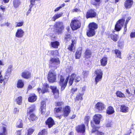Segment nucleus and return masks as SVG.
<instances>
[{
  "label": "nucleus",
  "instance_id": "f257e3e1",
  "mask_svg": "<svg viewBox=\"0 0 135 135\" xmlns=\"http://www.w3.org/2000/svg\"><path fill=\"white\" fill-rule=\"evenodd\" d=\"M98 28V25L96 23L93 22L89 25V29L87 31V35L89 37L93 36L95 34V30Z\"/></svg>",
  "mask_w": 135,
  "mask_h": 135
},
{
  "label": "nucleus",
  "instance_id": "f03ea898",
  "mask_svg": "<svg viewBox=\"0 0 135 135\" xmlns=\"http://www.w3.org/2000/svg\"><path fill=\"white\" fill-rule=\"evenodd\" d=\"M94 74L96 76L95 82L96 85L98 82L102 80L103 74V71L100 69H97L95 71Z\"/></svg>",
  "mask_w": 135,
  "mask_h": 135
},
{
  "label": "nucleus",
  "instance_id": "7ed1b4c3",
  "mask_svg": "<svg viewBox=\"0 0 135 135\" xmlns=\"http://www.w3.org/2000/svg\"><path fill=\"white\" fill-rule=\"evenodd\" d=\"M81 23L79 20L74 19L71 21L70 26L73 30H75L80 28L81 26Z\"/></svg>",
  "mask_w": 135,
  "mask_h": 135
},
{
  "label": "nucleus",
  "instance_id": "20e7f679",
  "mask_svg": "<svg viewBox=\"0 0 135 135\" xmlns=\"http://www.w3.org/2000/svg\"><path fill=\"white\" fill-rule=\"evenodd\" d=\"M60 63V61L58 58H51L50 61L49 65L54 69H56Z\"/></svg>",
  "mask_w": 135,
  "mask_h": 135
},
{
  "label": "nucleus",
  "instance_id": "39448f33",
  "mask_svg": "<svg viewBox=\"0 0 135 135\" xmlns=\"http://www.w3.org/2000/svg\"><path fill=\"white\" fill-rule=\"evenodd\" d=\"M81 79V78L79 76L76 75L74 74H72L70 77L69 82V85L70 86L72 85L74 80L75 82L77 83Z\"/></svg>",
  "mask_w": 135,
  "mask_h": 135
},
{
  "label": "nucleus",
  "instance_id": "423d86ee",
  "mask_svg": "<svg viewBox=\"0 0 135 135\" xmlns=\"http://www.w3.org/2000/svg\"><path fill=\"white\" fill-rule=\"evenodd\" d=\"M54 26V31L57 32L61 33L64 28L63 23L61 22L56 23Z\"/></svg>",
  "mask_w": 135,
  "mask_h": 135
},
{
  "label": "nucleus",
  "instance_id": "0eeeda50",
  "mask_svg": "<svg viewBox=\"0 0 135 135\" xmlns=\"http://www.w3.org/2000/svg\"><path fill=\"white\" fill-rule=\"evenodd\" d=\"M124 19L123 18L119 20L115 25V30L117 31H120L124 25Z\"/></svg>",
  "mask_w": 135,
  "mask_h": 135
},
{
  "label": "nucleus",
  "instance_id": "6e6552de",
  "mask_svg": "<svg viewBox=\"0 0 135 135\" xmlns=\"http://www.w3.org/2000/svg\"><path fill=\"white\" fill-rule=\"evenodd\" d=\"M56 78V75L53 71H49L48 75V79L50 82L53 83L55 81Z\"/></svg>",
  "mask_w": 135,
  "mask_h": 135
},
{
  "label": "nucleus",
  "instance_id": "1a4fd4ad",
  "mask_svg": "<svg viewBox=\"0 0 135 135\" xmlns=\"http://www.w3.org/2000/svg\"><path fill=\"white\" fill-rule=\"evenodd\" d=\"M69 79V77H67L65 81L64 82V78L63 76H60V80L59 83L60 85L61 86V90H63L65 88L67 85L68 80Z\"/></svg>",
  "mask_w": 135,
  "mask_h": 135
},
{
  "label": "nucleus",
  "instance_id": "9d476101",
  "mask_svg": "<svg viewBox=\"0 0 135 135\" xmlns=\"http://www.w3.org/2000/svg\"><path fill=\"white\" fill-rule=\"evenodd\" d=\"M49 88L48 85L46 83L44 84L42 90L40 88H38L37 89V91L40 93H42V94H44L49 92L48 90Z\"/></svg>",
  "mask_w": 135,
  "mask_h": 135
},
{
  "label": "nucleus",
  "instance_id": "9b49d317",
  "mask_svg": "<svg viewBox=\"0 0 135 135\" xmlns=\"http://www.w3.org/2000/svg\"><path fill=\"white\" fill-rule=\"evenodd\" d=\"M76 130L77 132L78 133H83L85 132V126L83 124L77 126L76 127Z\"/></svg>",
  "mask_w": 135,
  "mask_h": 135
},
{
  "label": "nucleus",
  "instance_id": "f8f14e48",
  "mask_svg": "<svg viewBox=\"0 0 135 135\" xmlns=\"http://www.w3.org/2000/svg\"><path fill=\"white\" fill-rule=\"evenodd\" d=\"M95 108L99 111L101 112L105 108V105L102 103L98 102L96 104Z\"/></svg>",
  "mask_w": 135,
  "mask_h": 135
},
{
  "label": "nucleus",
  "instance_id": "ddd939ff",
  "mask_svg": "<svg viewBox=\"0 0 135 135\" xmlns=\"http://www.w3.org/2000/svg\"><path fill=\"white\" fill-rule=\"evenodd\" d=\"M24 33L25 32L22 29H18L16 33L15 36L17 38H21L23 36Z\"/></svg>",
  "mask_w": 135,
  "mask_h": 135
},
{
  "label": "nucleus",
  "instance_id": "4468645a",
  "mask_svg": "<svg viewBox=\"0 0 135 135\" xmlns=\"http://www.w3.org/2000/svg\"><path fill=\"white\" fill-rule=\"evenodd\" d=\"M96 16V12L94 10L92 9L88 11L86 14V17L87 18L95 17Z\"/></svg>",
  "mask_w": 135,
  "mask_h": 135
},
{
  "label": "nucleus",
  "instance_id": "2eb2a0df",
  "mask_svg": "<svg viewBox=\"0 0 135 135\" xmlns=\"http://www.w3.org/2000/svg\"><path fill=\"white\" fill-rule=\"evenodd\" d=\"M63 115L64 117H66L68 116L70 112L71 109L69 106H66L63 109Z\"/></svg>",
  "mask_w": 135,
  "mask_h": 135
},
{
  "label": "nucleus",
  "instance_id": "dca6fc26",
  "mask_svg": "<svg viewBox=\"0 0 135 135\" xmlns=\"http://www.w3.org/2000/svg\"><path fill=\"white\" fill-rule=\"evenodd\" d=\"M102 116L100 114H97L95 115L93 117L94 122L96 124H99L101 119Z\"/></svg>",
  "mask_w": 135,
  "mask_h": 135
},
{
  "label": "nucleus",
  "instance_id": "f3484780",
  "mask_svg": "<svg viewBox=\"0 0 135 135\" xmlns=\"http://www.w3.org/2000/svg\"><path fill=\"white\" fill-rule=\"evenodd\" d=\"M133 1V0H127L124 2V6L126 9H129L132 6Z\"/></svg>",
  "mask_w": 135,
  "mask_h": 135
},
{
  "label": "nucleus",
  "instance_id": "a211bd4d",
  "mask_svg": "<svg viewBox=\"0 0 135 135\" xmlns=\"http://www.w3.org/2000/svg\"><path fill=\"white\" fill-rule=\"evenodd\" d=\"M46 123L49 128H50L55 124L54 120L51 117L47 119L46 121Z\"/></svg>",
  "mask_w": 135,
  "mask_h": 135
},
{
  "label": "nucleus",
  "instance_id": "6ab92c4d",
  "mask_svg": "<svg viewBox=\"0 0 135 135\" xmlns=\"http://www.w3.org/2000/svg\"><path fill=\"white\" fill-rule=\"evenodd\" d=\"M30 72L27 71H26L22 72V75L23 77L25 79H28L31 76Z\"/></svg>",
  "mask_w": 135,
  "mask_h": 135
},
{
  "label": "nucleus",
  "instance_id": "aec40b11",
  "mask_svg": "<svg viewBox=\"0 0 135 135\" xmlns=\"http://www.w3.org/2000/svg\"><path fill=\"white\" fill-rule=\"evenodd\" d=\"M46 106V105L45 101H42L41 102V113L42 114H44L45 113Z\"/></svg>",
  "mask_w": 135,
  "mask_h": 135
},
{
  "label": "nucleus",
  "instance_id": "412c9836",
  "mask_svg": "<svg viewBox=\"0 0 135 135\" xmlns=\"http://www.w3.org/2000/svg\"><path fill=\"white\" fill-rule=\"evenodd\" d=\"M37 97L35 94H33L28 98V101L31 102H33L37 99Z\"/></svg>",
  "mask_w": 135,
  "mask_h": 135
},
{
  "label": "nucleus",
  "instance_id": "4be33fe9",
  "mask_svg": "<svg viewBox=\"0 0 135 135\" xmlns=\"http://www.w3.org/2000/svg\"><path fill=\"white\" fill-rule=\"evenodd\" d=\"M92 52L89 49H86L84 53V56L87 58L90 57Z\"/></svg>",
  "mask_w": 135,
  "mask_h": 135
},
{
  "label": "nucleus",
  "instance_id": "5701e85b",
  "mask_svg": "<svg viewBox=\"0 0 135 135\" xmlns=\"http://www.w3.org/2000/svg\"><path fill=\"white\" fill-rule=\"evenodd\" d=\"M114 111L113 108L111 106L109 107L107 110V113L108 114H111L113 113Z\"/></svg>",
  "mask_w": 135,
  "mask_h": 135
},
{
  "label": "nucleus",
  "instance_id": "b1692460",
  "mask_svg": "<svg viewBox=\"0 0 135 135\" xmlns=\"http://www.w3.org/2000/svg\"><path fill=\"white\" fill-rule=\"evenodd\" d=\"M107 59L106 57L103 58L100 60L101 65L103 66H105L107 63Z\"/></svg>",
  "mask_w": 135,
  "mask_h": 135
},
{
  "label": "nucleus",
  "instance_id": "393cba45",
  "mask_svg": "<svg viewBox=\"0 0 135 135\" xmlns=\"http://www.w3.org/2000/svg\"><path fill=\"white\" fill-rule=\"evenodd\" d=\"M128 108L124 105H122L120 108V110L123 112H126L128 111Z\"/></svg>",
  "mask_w": 135,
  "mask_h": 135
},
{
  "label": "nucleus",
  "instance_id": "a878e982",
  "mask_svg": "<svg viewBox=\"0 0 135 135\" xmlns=\"http://www.w3.org/2000/svg\"><path fill=\"white\" fill-rule=\"evenodd\" d=\"M81 49L78 50L75 54V56L76 59H79L81 55Z\"/></svg>",
  "mask_w": 135,
  "mask_h": 135
},
{
  "label": "nucleus",
  "instance_id": "bb28decb",
  "mask_svg": "<svg viewBox=\"0 0 135 135\" xmlns=\"http://www.w3.org/2000/svg\"><path fill=\"white\" fill-rule=\"evenodd\" d=\"M48 54L50 55L56 56L58 54V51L57 50L54 51H48Z\"/></svg>",
  "mask_w": 135,
  "mask_h": 135
},
{
  "label": "nucleus",
  "instance_id": "cd10ccee",
  "mask_svg": "<svg viewBox=\"0 0 135 135\" xmlns=\"http://www.w3.org/2000/svg\"><path fill=\"white\" fill-rule=\"evenodd\" d=\"M24 86L23 81L21 80H18L17 83V86L18 88H22Z\"/></svg>",
  "mask_w": 135,
  "mask_h": 135
},
{
  "label": "nucleus",
  "instance_id": "c85d7f7f",
  "mask_svg": "<svg viewBox=\"0 0 135 135\" xmlns=\"http://www.w3.org/2000/svg\"><path fill=\"white\" fill-rule=\"evenodd\" d=\"M16 126L17 127L19 128H21L23 127L22 121L21 119H19L17 121Z\"/></svg>",
  "mask_w": 135,
  "mask_h": 135
},
{
  "label": "nucleus",
  "instance_id": "c756f323",
  "mask_svg": "<svg viewBox=\"0 0 135 135\" xmlns=\"http://www.w3.org/2000/svg\"><path fill=\"white\" fill-rule=\"evenodd\" d=\"M34 129L31 128H28L27 130L26 133V135H31L33 133Z\"/></svg>",
  "mask_w": 135,
  "mask_h": 135
},
{
  "label": "nucleus",
  "instance_id": "7c9ffc66",
  "mask_svg": "<svg viewBox=\"0 0 135 135\" xmlns=\"http://www.w3.org/2000/svg\"><path fill=\"white\" fill-rule=\"evenodd\" d=\"M62 13L55 14L52 18L53 20L54 21H55L56 19L61 17L62 15Z\"/></svg>",
  "mask_w": 135,
  "mask_h": 135
},
{
  "label": "nucleus",
  "instance_id": "2f4dec72",
  "mask_svg": "<svg viewBox=\"0 0 135 135\" xmlns=\"http://www.w3.org/2000/svg\"><path fill=\"white\" fill-rule=\"evenodd\" d=\"M51 44L52 47L55 48H57L59 45V42L57 41L51 42Z\"/></svg>",
  "mask_w": 135,
  "mask_h": 135
},
{
  "label": "nucleus",
  "instance_id": "473e14b6",
  "mask_svg": "<svg viewBox=\"0 0 135 135\" xmlns=\"http://www.w3.org/2000/svg\"><path fill=\"white\" fill-rule=\"evenodd\" d=\"M37 118L36 116L34 114L32 113L30 115L29 119L30 120L33 121L36 120Z\"/></svg>",
  "mask_w": 135,
  "mask_h": 135
},
{
  "label": "nucleus",
  "instance_id": "72a5a7b5",
  "mask_svg": "<svg viewBox=\"0 0 135 135\" xmlns=\"http://www.w3.org/2000/svg\"><path fill=\"white\" fill-rule=\"evenodd\" d=\"M35 105H31L28 110L27 112L30 113L33 112L35 110Z\"/></svg>",
  "mask_w": 135,
  "mask_h": 135
},
{
  "label": "nucleus",
  "instance_id": "f704fd0d",
  "mask_svg": "<svg viewBox=\"0 0 135 135\" xmlns=\"http://www.w3.org/2000/svg\"><path fill=\"white\" fill-rule=\"evenodd\" d=\"M6 128L4 127H3L2 128L1 131L0 132V135H6Z\"/></svg>",
  "mask_w": 135,
  "mask_h": 135
},
{
  "label": "nucleus",
  "instance_id": "c9c22d12",
  "mask_svg": "<svg viewBox=\"0 0 135 135\" xmlns=\"http://www.w3.org/2000/svg\"><path fill=\"white\" fill-rule=\"evenodd\" d=\"M110 37L112 40L115 41H117L118 39V36L116 34H111L110 35Z\"/></svg>",
  "mask_w": 135,
  "mask_h": 135
},
{
  "label": "nucleus",
  "instance_id": "e433bc0d",
  "mask_svg": "<svg viewBox=\"0 0 135 135\" xmlns=\"http://www.w3.org/2000/svg\"><path fill=\"white\" fill-rule=\"evenodd\" d=\"M71 36L70 33H68L66 34L65 37V40L66 41H69L71 38Z\"/></svg>",
  "mask_w": 135,
  "mask_h": 135
},
{
  "label": "nucleus",
  "instance_id": "4c0bfd02",
  "mask_svg": "<svg viewBox=\"0 0 135 135\" xmlns=\"http://www.w3.org/2000/svg\"><path fill=\"white\" fill-rule=\"evenodd\" d=\"M90 119V118L89 116H86L85 117L84 119V122L87 126L88 125Z\"/></svg>",
  "mask_w": 135,
  "mask_h": 135
},
{
  "label": "nucleus",
  "instance_id": "58836bf2",
  "mask_svg": "<svg viewBox=\"0 0 135 135\" xmlns=\"http://www.w3.org/2000/svg\"><path fill=\"white\" fill-rule=\"evenodd\" d=\"M116 94L117 97L120 98L125 97L124 95L123 94L119 91H117Z\"/></svg>",
  "mask_w": 135,
  "mask_h": 135
},
{
  "label": "nucleus",
  "instance_id": "ea45409f",
  "mask_svg": "<svg viewBox=\"0 0 135 135\" xmlns=\"http://www.w3.org/2000/svg\"><path fill=\"white\" fill-rule=\"evenodd\" d=\"M47 131L46 129H44L38 133V135H46L47 133Z\"/></svg>",
  "mask_w": 135,
  "mask_h": 135
},
{
  "label": "nucleus",
  "instance_id": "a19ab883",
  "mask_svg": "<svg viewBox=\"0 0 135 135\" xmlns=\"http://www.w3.org/2000/svg\"><path fill=\"white\" fill-rule=\"evenodd\" d=\"M13 3L14 7H17L20 4L19 0H14Z\"/></svg>",
  "mask_w": 135,
  "mask_h": 135
},
{
  "label": "nucleus",
  "instance_id": "79ce46f5",
  "mask_svg": "<svg viewBox=\"0 0 135 135\" xmlns=\"http://www.w3.org/2000/svg\"><path fill=\"white\" fill-rule=\"evenodd\" d=\"M75 42H74L73 41H72V43L70 45V46L68 48V49L70 51H72L73 49H74L75 48L74 44Z\"/></svg>",
  "mask_w": 135,
  "mask_h": 135
},
{
  "label": "nucleus",
  "instance_id": "37998d69",
  "mask_svg": "<svg viewBox=\"0 0 135 135\" xmlns=\"http://www.w3.org/2000/svg\"><path fill=\"white\" fill-rule=\"evenodd\" d=\"M12 65H9L7 69L6 73L10 74L11 73L12 69Z\"/></svg>",
  "mask_w": 135,
  "mask_h": 135
},
{
  "label": "nucleus",
  "instance_id": "c03bdc74",
  "mask_svg": "<svg viewBox=\"0 0 135 135\" xmlns=\"http://www.w3.org/2000/svg\"><path fill=\"white\" fill-rule=\"evenodd\" d=\"M115 52L117 57L120 58H121L120 52L118 50H115Z\"/></svg>",
  "mask_w": 135,
  "mask_h": 135
},
{
  "label": "nucleus",
  "instance_id": "a18cd8bd",
  "mask_svg": "<svg viewBox=\"0 0 135 135\" xmlns=\"http://www.w3.org/2000/svg\"><path fill=\"white\" fill-rule=\"evenodd\" d=\"M17 104L19 105H20L22 101V98L21 97H20L17 98L16 100Z\"/></svg>",
  "mask_w": 135,
  "mask_h": 135
},
{
  "label": "nucleus",
  "instance_id": "49530a36",
  "mask_svg": "<svg viewBox=\"0 0 135 135\" xmlns=\"http://www.w3.org/2000/svg\"><path fill=\"white\" fill-rule=\"evenodd\" d=\"M54 97L56 98H57L59 97V91L56 90L53 92Z\"/></svg>",
  "mask_w": 135,
  "mask_h": 135
},
{
  "label": "nucleus",
  "instance_id": "de8ad7c7",
  "mask_svg": "<svg viewBox=\"0 0 135 135\" xmlns=\"http://www.w3.org/2000/svg\"><path fill=\"white\" fill-rule=\"evenodd\" d=\"M89 73L88 71H84L83 73V75L84 78H86L88 75Z\"/></svg>",
  "mask_w": 135,
  "mask_h": 135
},
{
  "label": "nucleus",
  "instance_id": "09e8293b",
  "mask_svg": "<svg viewBox=\"0 0 135 135\" xmlns=\"http://www.w3.org/2000/svg\"><path fill=\"white\" fill-rule=\"evenodd\" d=\"M62 109V108H56L54 109V111L56 113H58Z\"/></svg>",
  "mask_w": 135,
  "mask_h": 135
},
{
  "label": "nucleus",
  "instance_id": "8fccbe9b",
  "mask_svg": "<svg viewBox=\"0 0 135 135\" xmlns=\"http://www.w3.org/2000/svg\"><path fill=\"white\" fill-rule=\"evenodd\" d=\"M65 6V4H62L60 6L56 8L54 10L55 12H57L60 9H61L62 7H64Z\"/></svg>",
  "mask_w": 135,
  "mask_h": 135
},
{
  "label": "nucleus",
  "instance_id": "3c124183",
  "mask_svg": "<svg viewBox=\"0 0 135 135\" xmlns=\"http://www.w3.org/2000/svg\"><path fill=\"white\" fill-rule=\"evenodd\" d=\"M63 103L62 102H56L55 105L57 106L61 107L63 104Z\"/></svg>",
  "mask_w": 135,
  "mask_h": 135
},
{
  "label": "nucleus",
  "instance_id": "603ef678",
  "mask_svg": "<svg viewBox=\"0 0 135 135\" xmlns=\"http://www.w3.org/2000/svg\"><path fill=\"white\" fill-rule=\"evenodd\" d=\"M112 122L111 121H108L106 122L105 124L106 126L107 127H111L112 125Z\"/></svg>",
  "mask_w": 135,
  "mask_h": 135
},
{
  "label": "nucleus",
  "instance_id": "864d4df0",
  "mask_svg": "<svg viewBox=\"0 0 135 135\" xmlns=\"http://www.w3.org/2000/svg\"><path fill=\"white\" fill-rule=\"evenodd\" d=\"M2 71L0 69V83H2L4 80L2 75H1Z\"/></svg>",
  "mask_w": 135,
  "mask_h": 135
},
{
  "label": "nucleus",
  "instance_id": "5fc2aeb1",
  "mask_svg": "<svg viewBox=\"0 0 135 135\" xmlns=\"http://www.w3.org/2000/svg\"><path fill=\"white\" fill-rule=\"evenodd\" d=\"M77 99L78 100H82L83 99L82 95L80 94L79 95H78L76 97Z\"/></svg>",
  "mask_w": 135,
  "mask_h": 135
},
{
  "label": "nucleus",
  "instance_id": "6e6d98bb",
  "mask_svg": "<svg viewBox=\"0 0 135 135\" xmlns=\"http://www.w3.org/2000/svg\"><path fill=\"white\" fill-rule=\"evenodd\" d=\"M23 22H22L17 23L16 27L21 26L23 25Z\"/></svg>",
  "mask_w": 135,
  "mask_h": 135
},
{
  "label": "nucleus",
  "instance_id": "4d7b16f0",
  "mask_svg": "<svg viewBox=\"0 0 135 135\" xmlns=\"http://www.w3.org/2000/svg\"><path fill=\"white\" fill-rule=\"evenodd\" d=\"M51 88L53 92L55 91L58 90L57 89L56 87L55 86H51Z\"/></svg>",
  "mask_w": 135,
  "mask_h": 135
},
{
  "label": "nucleus",
  "instance_id": "13d9d810",
  "mask_svg": "<svg viewBox=\"0 0 135 135\" xmlns=\"http://www.w3.org/2000/svg\"><path fill=\"white\" fill-rule=\"evenodd\" d=\"M19 112V109L17 108H15L14 109L13 113L15 114H17Z\"/></svg>",
  "mask_w": 135,
  "mask_h": 135
},
{
  "label": "nucleus",
  "instance_id": "bf43d9fd",
  "mask_svg": "<svg viewBox=\"0 0 135 135\" xmlns=\"http://www.w3.org/2000/svg\"><path fill=\"white\" fill-rule=\"evenodd\" d=\"M10 25V23L8 22L4 23L1 24V26H9Z\"/></svg>",
  "mask_w": 135,
  "mask_h": 135
},
{
  "label": "nucleus",
  "instance_id": "052dcab7",
  "mask_svg": "<svg viewBox=\"0 0 135 135\" xmlns=\"http://www.w3.org/2000/svg\"><path fill=\"white\" fill-rule=\"evenodd\" d=\"M98 131H97V129L95 127H94L91 130V132L92 133L96 132L97 133H98Z\"/></svg>",
  "mask_w": 135,
  "mask_h": 135
},
{
  "label": "nucleus",
  "instance_id": "680f3d73",
  "mask_svg": "<svg viewBox=\"0 0 135 135\" xmlns=\"http://www.w3.org/2000/svg\"><path fill=\"white\" fill-rule=\"evenodd\" d=\"M71 11L72 12H80V10L78 8H75L72 10Z\"/></svg>",
  "mask_w": 135,
  "mask_h": 135
},
{
  "label": "nucleus",
  "instance_id": "e2e57ef3",
  "mask_svg": "<svg viewBox=\"0 0 135 135\" xmlns=\"http://www.w3.org/2000/svg\"><path fill=\"white\" fill-rule=\"evenodd\" d=\"M130 36L131 38L135 37V32L131 33L130 34Z\"/></svg>",
  "mask_w": 135,
  "mask_h": 135
},
{
  "label": "nucleus",
  "instance_id": "0e129e2a",
  "mask_svg": "<svg viewBox=\"0 0 135 135\" xmlns=\"http://www.w3.org/2000/svg\"><path fill=\"white\" fill-rule=\"evenodd\" d=\"M127 93L128 94V96L130 97L132 95V93H131L128 89H126Z\"/></svg>",
  "mask_w": 135,
  "mask_h": 135
},
{
  "label": "nucleus",
  "instance_id": "69168bd1",
  "mask_svg": "<svg viewBox=\"0 0 135 135\" xmlns=\"http://www.w3.org/2000/svg\"><path fill=\"white\" fill-rule=\"evenodd\" d=\"M131 18V17L130 16H129V17L127 18V19L126 20V23H125L126 24V25H127L128 23V22L129 21V20H130Z\"/></svg>",
  "mask_w": 135,
  "mask_h": 135
},
{
  "label": "nucleus",
  "instance_id": "338daca9",
  "mask_svg": "<svg viewBox=\"0 0 135 135\" xmlns=\"http://www.w3.org/2000/svg\"><path fill=\"white\" fill-rule=\"evenodd\" d=\"M17 135H21V131L18 130L17 131Z\"/></svg>",
  "mask_w": 135,
  "mask_h": 135
},
{
  "label": "nucleus",
  "instance_id": "774afa93",
  "mask_svg": "<svg viewBox=\"0 0 135 135\" xmlns=\"http://www.w3.org/2000/svg\"><path fill=\"white\" fill-rule=\"evenodd\" d=\"M31 11V9H29L28 11L26 13V15L27 16L30 13V12Z\"/></svg>",
  "mask_w": 135,
  "mask_h": 135
}]
</instances>
